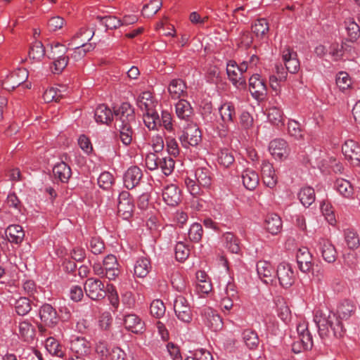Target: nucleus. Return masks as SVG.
<instances>
[{"instance_id":"33","label":"nucleus","mask_w":360,"mask_h":360,"mask_svg":"<svg viewBox=\"0 0 360 360\" xmlns=\"http://www.w3.org/2000/svg\"><path fill=\"white\" fill-rule=\"evenodd\" d=\"M53 173L62 182H67L72 174L70 167L64 162L56 165L53 168Z\"/></svg>"},{"instance_id":"2","label":"nucleus","mask_w":360,"mask_h":360,"mask_svg":"<svg viewBox=\"0 0 360 360\" xmlns=\"http://www.w3.org/2000/svg\"><path fill=\"white\" fill-rule=\"evenodd\" d=\"M114 118L115 128L131 127L135 123L134 110L129 103H124L114 110Z\"/></svg>"},{"instance_id":"41","label":"nucleus","mask_w":360,"mask_h":360,"mask_svg":"<svg viewBox=\"0 0 360 360\" xmlns=\"http://www.w3.org/2000/svg\"><path fill=\"white\" fill-rule=\"evenodd\" d=\"M242 336L245 345L248 348L252 349L258 346L259 338L255 331L246 329L243 332Z\"/></svg>"},{"instance_id":"49","label":"nucleus","mask_w":360,"mask_h":360,"mask_svg":"<svg viewBox=\"0 0 360 360\" xmlns=\"http://www.w3.org/2000/svg\"><path fill=\"white\" fill-rule=\"evenodd\" d=\"M158 167L167 176L169 175L174 169V161L169 156H165L160 158L158 162Z\"/></svg>"},{"instance_id":"1","label":"nucleus","mask_w":360,"mask_h":360,"mask_svg":"<svg viewBox=\"0 0 360 360\" xmlns=\"http://www.w3.org/2000/svg\"><path fill=\"white\" fill-rule=\"evenodd\" d=\"M354 310L355 306L349 300L341 302L337 307L336 313L328 310H316L314 321L318 328L319 336L321 338H328L331 332L335 337H342L345 332L342 321L347 320Z\"/></svg>"},{"instance_id":"39","label":"nucleus","mask_w":360,"mask_h":360,"mask_svg":"<svg viewBox=\"0 0 360 360\" xmlns=\"http://www.w3.org/2000/svg\"><path fill=\"white\" fill-rule=\"evenodd\" d=\"M143 122L150 130L157 129L158 126H161L160 118L155 110L146 112L143 115Z\"/></svg>"},{"instance_id":"9","label":"nucleus","mask_w":360,"mask_h":360,"mask_svg":"<svg viewBox=\"0 0 360 360\" xmlns=\"http://www.w3.org/2000/svg\"><path fill=\"white\" fill-rule=\"evenodd\" d=\"M86 295L94 300L103 298L105 295L103 283L98 279L88 278L84 285Z\"/></svg>"},{"instance_id":"4","label":"nucleus","mask_w":360,"mask_h":360,"mask_svg":"<svg viewBox=\"0 0 360 360\" xmlns=\"http://www.w3.org/2000/svg\"><path fill=\"white\" fill-rule=\"evenodd\" d=\"M249 89L252 97L259 101H264L267 95L266 84L258 74L252 75L249 79Z\"/></svg>"},{"instance_id":"44","label":"nucleus","mask_w":360,"mask_h":360,"mask_svg":"<svg viewBox=\"0 0 360 360\" xmlns=\"http://www.w3.org/2000/svg\"><path fill=\"white\" fill-rule=\"evenodd\" d=\"M45 54V49L41 42L35 41L29 51V57L36 61L41 60Z\"/></svg>"},{"instance_id":"43","label":"nucleus","mask_w":360,"mask_h":360,"mask_svg":"<svg viewBox=\"0 0 360 360\" xmlns=\"http://www.w3.org/2000/svg\"><path fill=\"white\" fill-rule=\"evenodd\" d=\"M221 120L224 122H232L235 117V108L231 103H225L219 108Z\"/></svg>"},{"instance_id":"6","label":"nucleus","mask_w":360,"mask_h":360,"mask_svg":"<svg viewBox=\"0 0 360 360\" xmlns=\"http://www.w3.org/2000/svg\"><path fill=\"white\" fill-rule=\"evenodd\" d=\"M27 77V71L24 68H19L7 75L3 80L2 85L8 91H12L25 82Z\"/></svg>"},{"instance_id":"25","label":"nucleus","mask_w":360,"mask_h":360,"mask_svg":"<svg viewBox=\"0 0 360 360\" xmlns=\"http://www.w3.org/2000/svg\"><path fill=\"white\" fill-rule=\"evenodd\" d=\"M7 240L11 243L20 244L25 237V232L21 226L12 224L7 227L5 231Z\"/></svg>"},{"instance_id":"15","label":"nucleus","mask_w":360,"mask_h":360,"mask_svg":"<svg viewBox=\"0 0 360 360\" xmlns=\"http://www.w3.org/2000/svg\"><path fill=\"white\" fill-rule=\"evenodd\" d=\"M226 73L229 79L237 88H244L246 85L245 79L241 75L238 65L234 61H229L226 66Z\"/></svg>"},{"instance_id":"14","label":"nucleus","mask_w":360,"mask_h":360,"mask_svg":"<svg viewBox=\"0 0 360 360\" xmlns=\"http://www.w3.org/2000/svg\"><path fill=\"white\" fill-rule=\"evenodd\" d=\"M321 257L328 263H333L337 259V250L331 242L327 239L319 238L318 242Z\"/></svg>"},{"instance_id":"51","label":"nucleus","mask_w":360,"mask_h":360,"mask_svg":"<svg viewBox=\"0 0 360 360\" xmlns=\"http://www.w3.org/2000/svg\"><path fill=\"white\" fill-rule=\"evenodd\" d=\"M15 308L18 315L24 316L31 310V304L27 298L20 297L16 300Z\"/></svg>"},{"instance_id":"62","label":"nucleus","mask_w":360,"mask_h":360,"mask_svg":"<svg viewBox=\"0 0 360 360\" xmlns=\"http://www.w3.org/2000/svg\"><path fill=\"white\" fill-rule=\"evenodd\" d=\"M61 97L60 91L53 87L47 89L43 95V99L46 103H50L53 101L58 102Z\"/></svg>"},{"instance_id":"31","label":"nucleus","mask_w":360,"mask_h":360,"mask_svg":"<svg viewBox=\"0 0 360 360\" xmlns=\"http://www.w3.org/2000/svg\"><path fill=\"white\" fill-rule=\"evenodd\" d=\"M194 180L199 187L209 188L212 184V177L210 170L207 168H198L195 172Z\"/></svg>"},{"instance_id":"53","label":"nucleus","mask_w":360,"mask_h":360,"mask_svg":"<svg viewBox=\"0 0 360 360\" xmlns=\"http://www.w3.org/2000/svg\"><path fill=\"white\" fill-rule=\"evenodd\" d=\"M234 162L232 153L228 149H222L218 154V162L225 167H229Z\"/></svg>"},{"instance_id":"45","label":"nucleus","mask_w":360,"mask_h":360,"mask_svg":"<svg viewBox=\"0 0 360 360\" xmlns=\"http://www.w3.org/2000/svg\"><path fill=\"white\" fill-rule=\"evenodd\" d=\"M252 32L257 37H263L269 31V24L266 19H258L252 26Z\"/></svg>"},{"instance_id":"11","label":"nucleus","mask_w":360,"mask_h":360,"mask_svg":"<svg viewBox=\"0 0 360 360\" xmlns=\"http://www.w3.org/2000/svg\"><path fill=\"white\" fill-rule=\"evenodd\" d=\"M202 315L205 325L213 331H219L223 328L224 323L216 311L210 307L203 309Z\"/></svg>"},{"instance_id":"30","label":"nucleus","mask_w":360,"mask_h":360,"mask_svg":"<svg viewBox=\"0 0 360 360\" xmlns=\"http://www.w3.org/2000/svg\"><path fill=\"white\" fill-rule=\"evenodd\" d=\"M241 177L244 186L248 190L255 189L259 184V176L252 169H245L242 173Z\"/></svg>"},{"instance_id":"13","label":"nucleus","mask_w":360,"mask_h":360,"mask_svg":"<svg viewBox=\"0 0 360 360\" xmlns=\"http://www.w3.org/2000/svg\"><path fill=\"white\" fill-rule=\"evenodd\" d=\"M185 184L188 191L193 195V198L191 200V207L195 210H202L205 202L198 197V195L201 193V188L198 185H196L194 179L191 178H186L185 179Z\"/></svg>"},{"instance_id":"21","label":"nucleus","mask_w":360,"mask_h":360,"mask_svg":"<svg viewBox=\"0 0 360 360\" xmlns=\"http://www.w3.org/2000/svg\"><path fill=\"white\" fill-rule=\"evenodd\" d=\"M269 150L271 154L278 159L286 158L288 155V147L285 141L283 139H275L270 142Z\"/></svg>"},{"instance_id":"56","label":"nucleus","mask_w":360,"mask_h":360,"mask_svg":"<svg viewBox=\"0 0 360 360\" xmlns=\"http://www.w3.org/2000/svg\"><path fill=\"white\" fill-rule=\"evenodd\" d=\"M120 134V139L125 146L129 145L132 141L134 131L132 127H123L122 129L116 128Z\"/></svg>"},{"instance_id":"64","label":"nucleus","mask_w":360,"mask_h":360,"mask_svg":"<svg viewBox=\"0 0 360 360\" xmlns=\"http://www.w3.org/2000/svg\"><path fill=\"white\" fill-rule=\"evenodd\" d=\"M53 60V69H52V72L54 74H59L67 66L68 63V57L63 56L60 58H56Z\"/></svg>"},{"instance_id":"23","label":"nucleus","mask_w":360,"mask_h":360,"mask_svg":"<svg viewBox=\"0 0 360 360\" xmlns=\"http://www.w3.org/2000/svg\"><path fill=\"white\" fill-rule=\"evenodd\" d=\"M257 271L259 278L268 284L273 281L274 269L266 261H259L257 264Z\"/></svg>"},{"instance_id":"24","label":"nucleus","mask_w":360,"mask_h":360,"mask_svg":"<svg viewBox=\"0 0 360 360\" xmlns=\"http://www.w3.org/2000/svg\"><path fill=\"white\" fill-rule=\"evenodd\" d=\"M162 198L168 205L175 206L180 201V191L176 185H168L162 191Z\"/></svg>"},{"instance_id":"3","label":"nucleus","mask_w":360,"mask_h":360,"mask_svg":"<svg viewBox=\"0 0 360 360\" xmlns=\"http://www.w3.org/2000/svg\"><path fill=\"white\" fill-rule=\"evenodd\" d=\"M179 140L184 148H188L189 146H197L201 141V132L196 124L193 123V121L187 122V127H184Z\"/></svg>"},{"instance_id":"18","label":"nucleus","mask_w":360,"mask_h":360,"mask_svg":"<svg viewBox=\"0 0 360 360\" xmlns=\"http://www.w3.org/2000/svg\"><path fill=\"white\" fill-rule=\"evenodd\" d=\"M283 60L285 63V69L290 73H296L300 68V62L297 59V53L287 48L283 51Z\"/></svg>"},{"instance_id":"34","label":"nucleus","mask_w":360,"mask_h":360,"mask_svg":"<svg viewBox=\"0 0 360 360\" xmlns=\"http://www.w3.org/2000/svg\"><path fill=\"white\" fill-rule=\"evenodd\" d=\"M345 27L347 34L348 41L354 42L360 36L359 25L353 18H347L345 20Z\"/></svg>"},{"instance_id":"63","label":"nucleus","mask_w":360,"mask_h":360,"mask_svg":"<svg viewBox=\"0 0 360 360\" xmlns=\"http://www.w3.org/2000/svg\"><path fill=\"white\" fill-rule=\"evenodd\" d=\"M188 255L189 249L183 243H178L175 247V256L176 259L183 262Z\"/></svg>"},{"instance_id":"59","label":"nucleus","mask_w":360,"mask_h":360,"mask_svg":"<svg viewBox=\"0 0 360 360\" xmlns=\"http://www.w3.org/2000/svg\"><path fill=\"white\" fill-rule=\"evenodd\" d=\"M336 84L340 90H345L350 87L352 82L347 73L340 72L336 77Z\"/></svg>"},{"instance_id":"27","label":"nucleus","mask_w":360,"mask_h":360,"mask_svg":"<svg viewBox=\"0 0 360 360\" xmlns=\"http://www.w3.org/2000/svg\"><path fill=\"white\" fill-rule=\"evenodd\" d=\"M186 89L187 86L182 79H174L170 82L168 91L172 98L177 99L186 95Z\"/></svg>"},{"instance_id":"19","label":"nucleus","mask_w":360,"mask_h":360,"mask_svg":"<svg viewBox=\"0 0 360 360\" xmlns=\"http://www.w3.org/2000/svg\"><path fill=\"white\" fill-rule=\"evenodd\" d=\"M137 105L142 111L152 112L155 110L158 101L149 91H144L137 98Z\"/></svg>"},{"instance_id":"26","label":"nucleus","mask_w":360,"mask_h":360,"mask_svg":"<svg viewBox=\"0 0 360 360\" xmlns=\"http://www.w3.org/2000/svg\"><path fill=\"white\" fill-rule=\"evenodd\" d=\"M124 325L127 330L134 333H142L144 329V323L136 314H128L125 316Z\"/></svg>"},{"instance_id":"40","label":"nucleus","mask_w":360,"mask_h":360,"mask_svg":"<svg viewBox=\"0 0 360 360\" xmlns=\"http://www.w3.org/2000/svg\"><path fill=\"white\" fill-rule=\"evenodd\" d=\"M301 203L304 207L310 206L315 200V193L313 188L307 186L302 188L298 194Z\"/></svg>"},{"instance_id":"5","label":"nucleus","mask_w":360,"mask_h":360,"mask_svg":"<svg viewBox=\"0 0 360 360\" xmlns=\"http://www.w3.org/2000/svg\"><path fill=\"white\" fill-rule=\"evenodd\" d=\"M174 310L179 320L189 323L192 320L191 307L188 300L183 296H177L174 302Z\"/></svg>"},{"instance_id":"7","label":"nucleus","mask_w":360,"mask_h":360,"mask_svg":"<svg viewBox=\"0 0 360 360\" xmlns=\"http://www.w3.org/2000/svg\"><path fill=\"white\" fill-rule=\"evenodd\" d=\"M276 276L280 285L285 288L290 287L295 282V272L288 263L283 262L278 266Z\"/></svg>"},{"instance_id":"10","label":"nucleus","mask_w":360,"mask_h":360,"mask_svg":"<svg viewBox=\"0 0 360 360\" xmlns=\"http://www.w3.org/2000/svg\"><path fill=\"white\" fill-rule=\"evenodd\" d=\"M342 151L354 166H360V146L354 141H346L342 147Z\"/></svg>"},{"instance_id":"58","label":"nucleus","mask_w":360,"mask_h":360,"mask_svg":"<svg viewBox=\"0 0 360 360\" xmlns=\"http://www.w3.org/2000/svg\"><path fill=\"white\" fill-rule=\"evenodd\" d=\"M66 51L67 48L64 45L56 43L51 46V51L48 53V56L50 58L56 59V58L65 56Z\"/></svg>"},{"instance_id":"16","label":"nucleus","mask_w":360,"mask_h":360,"mask_svg":"<svg viewBox=\"0 0 360 360\" xmlns=\"http://www.w3.org/2000/svg\"><path fill=\"white\" fill-rule=\"evenodd\" d=\"M297 262L301 271L309 272L312 266V255L306 247L300 248L297 252Z\"/></svg>"},{"instance_id":"42","label":"nucleus","mask_w":360,"mask_h":360,"mask_svg":"<svg viewBox=\"0 0 360 360\" xmlns=\"http://www.w3.org/2000/svg\"><path fill=\"white\" fill-rule=\"evenodd\" d=\"M46 348L47 351L52 355L62 357L63 356V351L62 346L53 338H49L46 340Z\"/></svg>"},{"instance_id":"48","label":"nucleus","mask_w":360,"mask_h":360,"mask_svg":"<svg viewBox=\"0 0 360 360\" xmlns=\"http://www.w3.org/2000/svg\"><path fill=\"white\" fill-rule=\"evenodd\" d=\"M345 50H347L346 42L343 41L341 45L338 43H333L330 46L329 54L334 60L338 61L342 59Z\"/></svg>"},{"instance_id":"17","label":"nucleus","mask_w":360,"mask_h":360,"mask_svg":"<svg viewBox=\"0 0 360 360\" xmlns=\"http://www.w3.org/2000/svg\"><path fill=\"white\" fill-rule=\"evenodd\" d=\"M175 112L179 119L186 122L192 121L193 110L191 103L186 100L181 99L176 103Z\"/></svg>"},{"instance_id":"50","label":"nucleus","mask_w":360,"mask_h":360,"mask_svg":"<svg viewBox=\"0 0 360 360\" xmlns=\"http://www.w3.org/2000/svg\"><path fill=\"white\" fill-rule=\"evenodd\" d=\"M97 18L108 29L113 30L120 27L122 25V20L113 15L98 16Z\"/></svg>"},{"instance_id":"35","label":"nucleus","mask_w":360,"mask_h":360,"mask_svg":"<svg viewBox=\"0 0 360 360\" xmlns=\"http://www.w3.org/2000/svg\"><path fill=\"white\" fill-rule=\"evenodd\" d=\"M336 191L343 197L349 198L354 194V188L351 183L345 179H338L335 183Z\"/></svg>"},{"instance_id":"46","label":"nucleus","mask_w":360,"mask_h":360,"mask_svg":"<svg viewBox=\"0 0 360 360\" xmlns=\"http://www.w3.org/2000/svg\"><path fill=\"white\" fill-rule=\"evenodd\" d=\"M19 334L25 340L32 338L34 333V329L32 325L28 321H22L18 325Z\"/></svg>"},{"instance_id":"28","label":"nucleus","mask_w":360,"mask_h":360,"mask_svg":"<svg viewBox=\"0 0 360 360\" xmlns=\"http://www.w3.org/2000/svg\"><path fill=\"white\" fill-rule=\"evenodd\" d=\"M262 176L265 185L273 188L277 182L275 171L273 166L268 162H263L262 165Z\"/></svg>"},{"instance_id":"38","label":"nucleus","mask_w":360,"mask_h":360,"mask_svg":"<svg viewBox=\"0 0 360 360\" xmlns=\"http://www.w3.org/2000/svg\"><path fill=\"white\" fill-rule=\"evenodd\" d=\"M222 239L225 247L231 252L238 254L240 252L238 239L233 233L229 232L224 233Z\"/></svg>"},{"instance_id":"12","label":"nucleus","mask_w":360,"mask_h":360,"mask_svg":"<svg viewBox=\"0 0 360 360\" xmlns=\"http://www.w3.org/2000/svg\"><path fill=\"white\" fill-rule=\"evenodd\" d=\"M39 317L41 323L49 328L55 327L59 318L56 309L50 304H44L39 309Z\"/></svg>"},{"instance_id":"32","label":"nucleus","mask_w":360,"mask_h":360,"mask_svg":"<svg viewBox=\"0 0 360 360\" xmlns=\"http://www.w3.org/2000/svg\"><path fill=\"white\" fill-rule=\"evenodd\" d=\"M151 269L150 261L147 257L139 258L134 264V274L139 278H144L148 275Z\"/></svg>"},{"instance_id":"54","label":"nucleus","mask_w":360,"mask_h":360,"mask_svg":"<svg viewBox=\"0 0 360 360\" xmlns=\"http://www.w3.org/2000/svg\"><path fill=\"white\" fill-rule=\"evenodd\" d=\"M268 119L272 124L278 126L283 125V113L280 109L276 107L269 108L268 111Z\"/></svg>"},{"instance_id":"52","label":"nucleus","mask_w":360,"mask_h":360,"mask_svg":"<svg viewBox=\"0 0 360 360\" xmlns=\"http://www.w3.org/2000/svg\"><path fill=\"white\" fill-rule=\"evenodd\" d=\"M345 242L350 249L357 248L359 245V238L356 232L351 229L345 231Z\"/></svg>"},{"instance_id":"37","label":"nucleus","mask_w":360,"mask_h":360,"mask_svg":"<svg viewBox=\"0 0 360 360\" xmlns=\"http://www.w3.org/2000/svg\"><path fill=\"white\" fill-rule=\"evenodd\" d=\"M282 223L279 216L271 214L266 217L265 220L266 229L271 234L278 233L281 229Z\"/></svg>"},{"instance_id":"55","label":"nucleus","mask_w":360,"mask_h":360,"mask_svg":"<svg viewBox=\"0 0 360 360\" xmlns=\"http://www.w3.org/2000/svg\"><path fill=\"white\" fill-rule=\"evenodd\" d=\"M95 351L100 357H108L110 354V347L104 338H100L96 343Z\"/></svg>"},{"instance_id":"36","label":"nucleus","mask_w":360,"mask_h":360,"mask_svg":"<svg viewBox=\"0 0 360 360\" xmlns=\"http://www.w3.org/2000/svg\"><path fill=\"white\" fill-rule=\"evenodd\" d=\"M300 340L294 342L292 345V350L295 353H299L301 352V346L302 349L309 350L311 349L313 346L312 337L309 332H307L306 334L299 337Z\"/></svg>"},{"instance_id":"47","label":"nucleus","mask_w":360,"mask_h":360,"mask_svg":"<svg viewBox=\"0 0 360 360\" xmlns=\"http://www.w3.org/2000/svg\"><path fill=\"white\" fill-rule=\"evenodd\" d=\"M162 5V0H152L143 6L142 14L146 17L153 16L160 9Z\"/></svg>"},{"instance_id":"57","label":"nucleus","mask_w":360,"mask_h":360,"mask_svg":"<svg viewBox=\"0 0 360 360\" xmlns=\"http://www.w3.org/2000/svg\"><path fill=\"white\" fill-rule=\"evenodd\" d=\"M150 314L155 318H160L165 313V307L164 303L160 300H155L150 304Z\"/></svg>"},{"instance_id":"60","label":"nucleus","mask_w":360,"mask_h":360,"mask_svg":"<svg viewBox=\"0 0 360 360\" xmlns=\"http://www.w3.org/2000/svg\"><path fill=\"white\" fill-rule=\"evenodd\" d=\"M202 235V228L200 224L194 223L188 231V237L191 241L198 242Z\"/></svg>"},{"instance_id":"29","label":"nucleus","mask_w":360,"mask_h":360,"mask_svg":"<svg viewBox=\"0 0 360 360\" xmlns=\"http://www.w3.org/2000/svg\"><path fill=\"white\" fill-rule=\"evenodd\" d=\"M94 116L97 122L106 124H108L114 119V113L104 104L96 108Z\"/></svg>"},{"instance_id":"22","label":"nucleus","mask_w":360,"mask_h":360,"mask_svg":"<svg viewBox=\"0 0 360 360\" xmlns=\"http://www.w3.org/2000/svg\"><path fill=\"white\" fill-rule=\"evenodd\" d=\"M142 177V172L138 167H131L124 174V183L128 189H132L137 186Z\"/></svg>"},{"instance_id":"8","label":"nucleus","mask_w":360,"mask_h":360,"mask_svg":"<svg viewBox=\"0 0 360 360\" xmlns=\"http://www.w3.org/2000/svg\"><path fill=\"white\" fill-rule=\"evenodd\" d=\"M132 198L128 191H122L118 197L117 212L124 219H129L134 210Z\"/></svg>"},{"instance_id":"20","label":"nucleus","mask_w":360,"mask_h":360,"mask_svg":"<svg viewBox=\"0 0 360 360\" xmlns=\"http://www.w3.org/2000/svg\"><path fill=\"white\" fill-rule=\"evenodd\" d=\"M70 349L72 355L85 356L90 353L91 345L84 338H77L71 341Z\"/></svg>"},{"instance_id":"61","label":"nucleus","mask_w":360,"mask_h":360,"mask_svg":"<svg viewBox=\"0 0 360 360\" xmlns=\"http://www.w3.org/2000/svg\"><path fill=\"white\" fill-rule=\"evenodd\" d=\"M113 181L112 175L108 172H105L100 174L98 179V184L103 189H108L113 184Z\"/></svg>"}]
</instances>
